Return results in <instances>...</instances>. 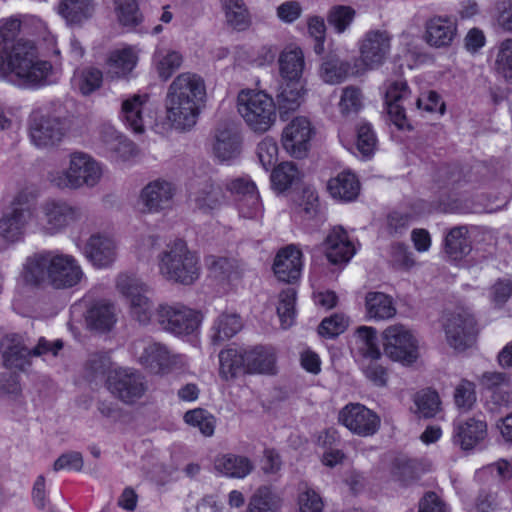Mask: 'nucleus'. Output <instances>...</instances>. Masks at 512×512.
I'll return each mask as SVG.
<instances>
[{
	"label": "nucleus",
	"mask_w": 512,
	"mask_h": 512,
	"mask_svg": "<svg viewBox=\"0 0 512 512\" xmlns=\"http://www.w3.org/2000/svg\"><path fill=\"white\" fill-rule=\"evenodd\" d=\"M35 25L37 32L46 31L45 23L35 17L21 19L11 16L0 19V79L18 87L37 89L53 82L52 64L39 55L36 44L19 38L22 24Z\"/></svg>",
	"instance_id": "obj_1"
},
{
	"label": "nucleus",
	"mask_w": 512,
	"mask_h": 512,
	"mask_svg": "<svg viewBox=\"0 0 512 512\" xmlns=\"http://www.w3.org/2000/svg\"><path fill=\"white\" fill-rule=\"evenodd\" d=\"M206 99L204 79L192 72L177 75L170 83L166 98V118L179 131H187L197 123Z\"/></svg>",
	"instance_id": "obj_2"
},
{
	"label": "nucleus",
	"mask_w": 512,
	"mask_h": 512,
	"mask_svg": "<svg viewBox=\"0 0 512 512\" xmlns=\"http://www.w3.org/2000/svg\"><path fill=\"white\" fill-rule=\"evenodd\" d=\"M220 376L229 380L240 373L274 375L277 372V355L270 346L227 348L219 353Z\"/></svg>",
	"instance_id": "obj_3"
},
{
	"label": "nucleus",
	"mask_w": 512,
	"mask_h": 512,
	"mask_svg": "<svg viewBox=\"0 0 512 512\" xmlns=\"http://www.w3.org/2000/svg\"><path fill=\"white\" fill-rule=\"evenodd\" d=\"M159 274L167 281L193 284L200 276L199 257L178 240L168 244L157 256Z\"/></svg>",
	"instance_id": "obj_4"
},
{
	"label": "nucleus",
	"mask_w": 512,
	"mask_h": 512,
	"mask_svg": "<svg viewBox=\"0 0 512 512\" xmlns=\"http://www.w3.org/2000/svg\"><path fill=\"white\" fill-rule=\"evenodd\" d=\"M103 176V166L92 156L84 152H75L69 156L65 169H52L48 181L58 189H79L95 187Z\"/></svg>",
	"instance_id": "obj_5"
},
{
	"label": "nucleus",
	"mask_w": 512,
	"mask_h": 512,
	"mask_svg": "<svg viewBox=\"0 0 512 512\" xmlns=\"http://www.w3.org/2000/svg\"><path fill=\"white\" fill-rule=\"evenodd\" d=\"M237 110L246 125L255 133L269 131L277 120L275 101L264 91L241 90L237 96Z\"/></svg>",
	"instance_id": "obj_6"
},
{
	"label": "nucleus",
	"mask_w": 512,
	"mask_h": 512,
	"mask_svg": "<svg viewBox=\"0 0 512 512\" xmlns=\"http://www.w3.org/2000/svg\"><path fill=\"white\" fill-rule=\"evenodd\" d=\"M63 344L60 340L53 343L40 338L37 345L31 347L29 338L23 334H7L1 341V353L6 367L25 370L32 364V358L47 353L57 355Z\"/></svg>",
	"instance_id": "obj_7"
},
{
	"label": "nucleus",
	"mask_w": 512,
	"mask_h": 512,
	"mask_svg": "<svg viewBox=\"0 0 512 512\" xmlns=\"http://www.w3.org/2000/svg\"><path fill=\"white\" fill-rule=\"evenodd\" d=\"M86 217L83 207L62 198H47L38 208V223L47 235H56Z\"/></svg>",
	"instance_id": "obj_8"
},
{
	"label": "nucleus",
	"mask_w": 512,
	"mask_h": 512,
	"mask_svg": "<svg viewBox=\"0 0 512 512\" xmlns=\"http://www.w3.org/2000/svg\"><path fill=\"white\" fill-rule=\"evenodd\" d=\"M117 291L129 303L131 317L142 325H147L154 313V304L149 297V286L132 273H120L116 277Z\"/></svg>",
	"instance_id": "obj_9"
},
{
	"label": "nucleus",
	"mask_w": 512,
	"mask_h": 512,
	"mask_svg": "<svg viewBox=\"0 0 512 512\" xmlns=\"http://www.w3.org/2000/svg\"><path fill=\"white\" fill-rule=\"evenodd\" d=\"M382 345L384 354L394 362L409 366L418 359V341L402 324L390 325L382 332Z\"/></svg>",
	"instance_id": "obj_10"
},
{
	"label": "nucleus",
	"mask_w": 512,
	"mask_h": 512,
	"mask_svg": "<svg viewBox=\"0 0 512 512\" xmlns=\"http://www.w3.org/2000/svg\"><path fill=\"white\" fill-rule=\"evenodd\" d=\"M137 362L156 375H166L182 363L181 356L173 354L164 344L137 340L132 345Z\"/></svg>",
	"instance_id": "obj_11"
},
{
	"label": "nucleus",
	"mask_w": 512,
	"mask_h": 512,
	"mask_svg": "<svg viewBox=\"0 0 512 512\" xmlns=\"http://www.w3.org/2000/svg\"><path fill=\"white\" fill-rule=\"evenodd\" d=\"M156 316L165 331L177 336L194 333L202 321L199 312L180 303L160 305Z\"/></svg>",
	"instance_id": "obj_12"
},
{
	"label": "nucleus",
	"mask_w": 512,
	"mask_h": 512,
	"mask_svg": "<svg viewBox=\"0 0 512 512\" xmlns=\"http://www.w3.org/2000/svg\"><path fill=\"white\" fill-rule=\"evenodd\" d=\"M70 312L71 326L83 316L86 327L98 332L111 330L117 322L116 309L106 300H97L90 304L84 300L74 304Z\"/></svg>",
	"instance_id": "obj_13"
},
{
	"label": "nucleus",
	"mask_w": 512,
	"mask_h": 512,
	"mask_svg": "<svg viewBox=\"0 0 512 512\" xmlns=\"http://www.w3.org/2000/svg\"><path fill=\"white\" fill-rule=\"evenodd\" d=\"M107 387L114 396L127 404L136 402L147 391L145 377L140 372L122 367L110 371Z\"/></svg>",
	"instance_id": "obj_14"
},
{
	"label": "nucleus",
	"mask_w": 512,
	"mask_h": 512,
	"mask_svg": "<svg viewBox=\"0 0 512 512\" xmlns=\"http://www.w3.org/2000/svg\"><path fill=\"white\" fill-rule=\"evenodd\" d=\"M444 329L449 345L456 350L470 347L478 333L476 321L466 309L450 313L445 320Z\"/></svg>",
	"instance_id": "obj_15"
},
{
	"label": "nucleus",
	"mask_w": 512,
	"mask_h": 512,
	"mask_svg": "<svg viewBox=\"0 0 512 512\" xmlns=\"http://www.w3.org/2000/svg\"><path fill=\"white\" fill-rule=\"evenodd\" d=\"M176 193L175 183L158 178L141 189L138 202L144 213L156 214L172 208Z\"/></svg>",
	"instance_id": "obj_16"
},
{
	"label": "nucleus",
	"mask_w": 512,
	"mask_h": 512,
	"mask_svg": "<svg viewBox=\"0 0 512 512\" xmlns=\"http://www.w3.org/2000/svg\"><path fill=\"white\" fill-rule=\"evenodd\" d=\"M339 422L350 432L362 437L374 435L380 428V417L360 403H349L339 412Z\"/></svg>",
	"instance_id": "obj_17"
},
{
	"label": "nucleus",
	"mask_w": 512,
	"mask_h": 512,
	"mask_svg": "<svg viewBox=\"0 0 512 512\" xmlns=\"http://www.w3.org/2000/svg\"><path fill=\"white\" fill-rule=\"evenodd\" d=\"M391 39L385 30H370L364 34L359 42V53L366 69H377L386 61L391 50Z\"/></svg>",
	"instance_id": "obj_18"
},
{
	"label": "nucleus",
	"mask_w": 512,
	"mask_h": 512,
	"mask_svg": "<svg viewBox=\"0 0 512 512\" xmlns=\"http://www.w3.org/2000/svg\"><path fill=\"white\" fill-rule=\"evenodd\" d=\"M314 134V127L307 117H294L283 129V148L292 157L302 158L307 154Z\"/></svg>",
	"instance_id": "obj_19"
},
{
	"label": "nucleus",
	"mask_w": 512,
	"mask_h": 512,
	"mask_svg": "<svg viewBox=\"0 0 512 512\" xmlns=\"http://www.w3.org/2000/svg\"><path fill=\"white\" fill-rule=\"evenodd\" d=\"M29 135L37 147H50L59 143L64 135L57 118L51 117L43 109H35L29 118Z\"/></svg>",
	"instance_id": "obj_20"
},
{
	"label": "nucleus",
	"mask_w": 512,
	"mask_h": 512,
	"mask_svg": "<svg viewBox=\"0 0 512 512\" xmlns=\"http://www.w3.org/2000/svg\"><path fill=\"white\" fill-rule=\"evenodd\" d=\"M48 261H50L48 281L55 288L73 287L84 275L77 260L71 255L51 251Z\"/></svg>",
	"instance_id": "obj_21"
},
{
	"label": "nucleus",
	"mask_w": 512,
	"mask_h": 512,
	"mask_svg": "<svg viewBox=\"0 0 512 512\" xmlns=\"http://www.w3.org/2000/svg\"><path fill=\"white\" fill-rule=\"evenodd\" d=\"M149 96L130 95L122 101L120 118L134 133L142 134L150 122Z\"/></svg>",
	"instance_id": "obj_22"
},
{
	"label": "nucleus",
	"mask_w": 512,
	"mask_h": 512,
	"mask_svg": "<svg viewBox=\"0 0 512 512\" xmlns=\"http://www.w3.org/2000/svg\"><path fill=\"white\" fill-rule=\"evenodd\" d=\"M224 186L225 184L212 178L200 182L191 195L195 209L202 213H211L219 209L226 202Z\"/></svg>",
	"instance_id": "obj_23"
},
{
	"label": "nucleus",
	"mask_w": 512,
	"mask_h": 512,
	"mask_svg": "<svg viewBox=\"0 0 512 512\" xmlns=\"http://www.w3.org/2000/svg\"><path fill=\"white\" fill-rule=\"evenodd\" d=\"M302 266L301 250L296 245L290 244L276 254L273 271L278 280L291 283L300 277Z\"/></svg>",
	"instance_id": "obj_24"
},
{
	"label": "nucleus",
	"mask_w": 512,
	"mask_h": 512,
	"mask_svg": "<svg viewBox=\"0 0 512 512\" xmlns=\"http://www.w3.org/2000/svg\"><path fill=\"white\" fill-rule=\"evenodd\" d=\"M410 90L404 80H388L385 90V104L391 121L403 128L406 122L404 102L408 99Z\"/></svg>",
	"instance_id": "obj_25"
},
{
	"label": "nucleus",
	"mask_w": 512,
	"mask_h": 512,
	"mask_svg": "<svg viewBox=\"0 0 512 512\" xmlns=\"http://www.w3.org/2000/svg\"><path fill=\"white\" fill-rule=\"evenodd\" d=\"M84 252L94 266L108 267L117 258V243L108 235L93 234L88 239Z\"/></svg>",
	"instance_id": "obj_26"
},
{
	"label": "nucleus",
	"mask_w": 512,
	"mask_h": 512,
	"mask_svg": "<svg viewBox=\"0 0 512 512\" xmlns=\"http://www.w3.org/2000/svg\"><path fill=\"white\" fill-rule=\"evenodd\" d=\"M487 436V425L475 418L459 419L454 422L453 442L463 450H471Z\"/></svg>",
	"instance_id": "obj_27"
},
{
	"label": "nucleus",
	"mask_w": 512,
	"mask_h": 512,
	"mask_svg": "<svg viewBox=\"0 0 512 512\" xmlns=\"http://www.w3.org/2000/svg\"><path fill=\"white\" fill-rule=\"evenodd\" d=\"M425 39L434 47H447L457 34L456 19L446 15L431 17L425 25Z\"/></svg>",
	"instance_id": "obj_28"
},
{
	"label": "nucleus",
	"mask_w": 512,
	"mask_h": 512,
	"mask_svg": "<svg viewBox=\"0 0 512 512\" xmlns=\"http://www.w3.org/2000/svg\"><path fill=\"white\" fill-rule=\"evenodd\" d=\"M33 212L27 207H12L0 218V237L7 242L19 241L32 219Z\"/></svg>",
	"instance_id": "obj_29"
},
{
	"label": "nucleus",
	"mask_w": 512,
	"mask_h": 512,
	"mask_svg": "<svg viewBox=\"0 0 512 512\" xmlns=\"http://www.w3.org/2000/svg\"><path fill=\"white\" fill-rule=\"evenodd\" d=\"M283 81L276 94V109H278L282 119L298 110L307 94L306 81Z\"/></svg>",
	"instance_id": "obj_30"
},
{
	"label": "nucleus",
	"mask_w": 512,
	"mask_h": 512,
	"mask_svg": "<svg viewBox=\"0 0 512 512\" xmlns=\"http://www.w3.org/2000/svg\"><path fill=\"white\" fill-rule=\"evenodd\" d=\"M279 74L283 80L305 81L303 74L306 61L303 49L296 44H289L280 52L278 58Z\"/></svg>",
	"instance_id": "obj_31"
},
{
	"label": "nucleus",
	"mask_w": 512,
	"mask_h": 512,
	"mask_svg": "<svg viewBox=\"0 0 512 512\" xmlns=\"http://www.w3.org/2000/svg\"><path fill=\"white\" fill-rule=\"evenodd\" d=\"M356 253L354 244L342 227H334L325 241V254L332 264L347 263Z\"/></svg>",
	"instance_id": "obj_32"
},
{
	"label": "nucleus",
	"mask_w": 512,
	"mask_h": 512,
	"mask_svg": "<svg viewBox=\"0 0 512 512\" xmlns=\"http://www.w3.org/2000/svg\"><path fill=\"white\" fill-rule=\"evenodd\" d=\"M212 152L220 163L228 164L239 156L240 138L234 127L223 125L217 129Z\"/></svg>",
	"instance_id": "obj_33"
},
{
	"label": "nucleus",
	"mask_w": 512,
	"mask_h": 512,
	"mask_svg": "<svg viewBox=\"0 0 512 512\" xmlns=\"http://www.w3.org/2000/svg\"><path fill=\"white\" fill-rule=\"evenodd\" d=\"M139 51L134 46H123L112 50L107 58L106 64L108 74L113 77L127 76L137 65Z\"/></svg>",
	"instance_id": "obj_34"
},
{
	"label": "nucleus",
	"mask_w": 512,
	"mask_h": 512,
	"mask_svg": "<svg viewBox=\"0 0 512 512\" xmlns=\"http://www.w3.org/2000/svg\"><path fill=\"white\" fill-rule=\"evenodd\" d=\"M184 61L181 52L166 46H158L152 55V66L162 81H167L178 71Z\"/></svg>",
	"instance_id": "obj_35"
},
{
	"label": "nucleus",
	"mask_w": 512,
	"mask_h": 512,
	"mask_svg": "<svg viewBox=\"0 0 512 512\" xmlns=\"http://www.w3.org/2000/svg\"><path fill=\"white\" fill-rule=\"evenodd\" d=\"M58 14L70 26H80L91 19L95 12L93 0H60Z\"/></svg>",
	"instance_id": "obj_36"
},
{
	"label": "nucleus",
	"mask_w": 512,
	"mask_h": 512,
	"mask_svg": "<svg viewBox=\"0 0 512 512\" xmlns=\"http://www.w3.org/2000/svg\"><path fill=\"white\" fill-rule=\"evenodd\" d=\"M365 312L369 320L382 321L393 318L397 309L391 296L371 291L365 296Z\"/></svg>",
	"instance_id": "obj_37"
},
{
	"label": "nucleus",
	"mask_w": 512,
	"mask_h": 512,
	"mask_svg": "<svg viewBox=\"0 0 512 512\" xmlns=\"http://www.w3.org/2000/svg\"><path fill=\"white\" fill-rule=\"evenodd\" d=\"M327 187L333 198L342 201H352L360 192L359 180L349 171H343L331 178Z\"/></svg>",
	"instance_id": "obj_38"
},
{
	"label": "nucleus",
	"mask_w": 512,
	"mask_h": 512,
	"mask_svg": "<svg viewBox=\"0 0 512 512\" xmlns=\"http://www.w3.org/2000/svg\"><path fill=\"white\" fill-rule=\"evenodd\" d=\"M243 327L239 315L234 313H223L213 322L210 330V339L214 345H220L223 342L234 337Z\"/></svg>",
	"instance_id": "obj_39"
},
{
	"label": "nucleus",
	"mask_w": 512,
	"mask_h": 512,
	"mask_svg": "<svg viewBox=\"0 0 512 512\" xmlns=\"http://www.w3.org/2000/svg\"><path fill=\"white\" fill-rule=\"evenodd\" d=\"M214 468L223 476L242 479L251 473L253 465L246 457L225 454L215 459Z\"/></svg>",
	"instance_id": "obj_40"
},
{
	"label": "nucleus",
	"mask_w": 512,
	"mask_h": 512,
	"mask_svg": "<svg viewBox=\"0 0 512 512\" xmlns=\"http://www.w3.org/2000/svg\"><path fill=\"white\" fill-rule=\"evenodd\" d=\"M51 251L36 253L26 258L23 264L22 278L26 283L38 285L48 280Z\"/></svg>",
	"instance_id": "obj_41"
},
{
	"label": "nucleus",
	"mask_w": 512,
	"mask_h": 512,
	"mask_svg": "<svg viewBox=\"0 0 512 512\" xmlns=\"http://www.w3.org/2000/svg\"><path fill=\"white\" fill-rule=\"evenodd\" d=\"M226 24L234 30L245 31L251 25V16L244 0H220Z\"/></svg>",
	"instance_id": "obj_42"
},
{
	"label": "nucleus",
	"mask_w": 512,
	"mask_h": 512,
	"mask_svg": "<svg viewBox=\"0 0 512 512\" xmlns=\"http://www.w3.org/2000/svg\"><path fill=\"white\" fill-rule=\"evenodd\" d=\"M355 350L366 360L375 361L381 357L377 331L373 327L361 326L355 333Z\"/></svg>",
	"instance_id": "obj_43"
},
{
	"label": "nucleus",
	"mask_w": 512,
	"mask_h": 512,
	"mask_svg": "<svg viewBox=\"0 0 512 512\" xmlns=\"http://www.w3.org/2000/svg\"><path fill=\"white\" fill-rule=\"evenodd\" d=\"M350 64L336 55H327L322 59L319 77L327 84H339L348 77Z\"/></svg>",
	"instance_id": "obj_44"
},
{
	"label": "nucleus",
	"mask_w": 512,
	"mask_h": 512,
	"mask_svg": "<svg viewBox=\"0 0 512 512\" xmlns=\"http://www.w3.org/2000/svg\"><path fill=\"white\" fill-rule=\"evenodd\" d=\"M282 500L270 487L261 486L250 497L246 512H278Z\"/></svg>",
	"instance_id": "obj_45"
},
{
	"label": "nucleus",
	"mask_w": 512,
	"mask_h": 512,
	"mask_svg": "<svg viewBox=\"0 0 512 512\" xmlns=\"http://www.w3.org/2000/svg\"><path fill=\"white\" fill-rule=\"evenodd\" d=\"M471 250L466 226L452 228L445 237V252L450 258L457 260L467 255Z\"/></svg>",
	"instance_id": "obj_46"
},
{
	"label": "nucleus",
	"mask_w": 512,
	"mask_h": 512,
	"mask_svg": "<svg viewBox=\"0 0 512 512\" xmlns=\"http://www.w3.org/2000/svg\"><path fill=\"white\" fill-rule=\"evenodd\" d=\"M73 85L83 95H90L102 85L103 73L95 67H84L74 73Z\"/></svg>",
	"instance_id": "obj_47"
},
{
	"label": "nucleus",
	"mask_w": 512,
	"mask_h": 512,
	"mask_svg": "<svg viewBox=\"0 0 512 512\" xmlns=\"http://www.w3.org/2000/svg\"><path fill=\"white\" fill-rule=\"evenodd\" d=\"M114 11L119 23L125 27L134 28L142 22L137 0H113Z\"/></svg>",
	"instance_id": "obj_48"
},
{
	"label": "nucleus",
	"mask_w": 512,
	"mask_h": 512,
	"mask_svg": "<svg viewBox=\"0 0 512 512\" xmlns=\"http://www.w3.org/2000/svg\"><path fill=\"white\" fill-rule=\"evenodd\" d=\"M300 174L296 165L292 162H283L279 164L271 173L270 179L272 187L280 192L287 190L296 181Z\"/></svg>",
	"instance_id": "obj_49"
},
{
	"label": "nucleus",
	"mask_w": 512,
	"mask_h": 512,
	"mask_svg": "<svg viewBox=\"0 0 512 512\" xmlns=\"http://www.w3.org/2000/svg\"><path fill=\"white\" fill-rule=\"evenodd\" d=\"M377 142L374 129L369 123L363 122L357 126L356 150L363 159H370L374 155Z\"/></svg>",
	"instance_id": "obj_50"
},
{
	"label": "nucleus",
	"mask_w": 512,
	"mask_h": 512,
	"mask_svg": "<svg viewBox=\"0 0 512 512\" xmlns=\"http://www.w3.org/2000/svg\"><path fill=\"white\" fill-rule=\"evenodd\" d=\"M184 421L191 427L197 428L206 437L214 434L216 419L205 409L196 408L184 414Z\"/></svg>",
	"instance_id": "obj_51"
},
{
	"label": "nucleus",
	"mask_w": 512,
	"mask_h": 512,
	"mask_svg": "<svg viewBox=\"0 0 512 512\" xmlns=\"http://www.w3.org/2000/svg\"><path fill=\"white\" fill-rule=\"evenodd\" d=\"M494 69L506 81L512 82V38H507L497 46Z\"/></svg>",
	"instance_id": "obj_52"
},
{
	"label": "nucleus",
	"mask_w": 512,
	"mask_h": 512,
	"mask_svg": "<svg viewBox=\"0 0 512 512\" xmlns=\"http://www.w3.org/2000/svg\"><path fill=\"white\" fill-rule=\"evenodd\" d=\"M296 292L293 288L283 290L278 297L277 314L283 328L290 327L295 318Z\"/></svg>",
	"instance_id": "obj_53"
},
{
	"label": "nucleus",
	"mask_w": 512,
	"mask_h": 512,
	"mask_svg": "<svg viewBox=\"0 0 512 512\" xmlns=\"http://www.w3.org/2000/svg\"><path fill=\"white\" fill-rule=\"evenodd\" d=\"M205 263L215 278L230 280L236 274L237 265L233 259L210 255L205 258Z\"/></svg>",
	"instance_id": "obj_54"
},
{
	"label": "nucleus",
	"mask_w": 512,
	"mask_h": 512,
	"mask_svg": "<svg viewBox=\"0 0 512 512\" xmlns=\"http://www.w3.org/2000/svg\"><path fill=\"white\" fill-rule=\"evenodd\" d=\"M297 504L299 512H323L324 509L320 494L306 484L299 488Z\"/></svg>",
	"instance_id": "obj_55"
},
{
	"label": "nucleus",
	"mask_w": 512,
	"mask_h": 512,
	"mask_svg": "<svg viewBox=\"0 0 512 512\" xmlns=\"http://www.w3.org/2000/svg\"><path fill=\"white\" fill-rule=\"evenodd\" d=\"M355 10L350 6L338 5L330 9L327 20L337 33H343L353 22Z\"/></svg>",
	"instance_id": "obj_56"
},
{
	"label": "nucleus",
	"mask_w": 512,
	"mask_h": 512,
	"mask_svg": "<svg viewBox=\"0 0 512 512\" xmlns=\"http://www.w3.org/2000/svg\"><path fill=\"white\" fill-rule=\"evenodd\" d=\"M339 110L343 115L357 113L362 108V93L355 86H347L342 90Z\"/></svg>",
	"instance_id": "obj_57"
},
{
	"label": "nucleus",
	"mask_w": 512,
	"mask_h": 512,
	"mask_svg": "<svg viewBox=\"0 0 512 512\" xmlns=\"http://www.w3.org/2000/svg\"><path fill=\"white\" fill-rule=\"evenodd\" d=\"M493 20L500 30L512 33V0H495Z\"/></svg>",
	"instance_id": "obj_58"
},
{
	"label": "nucleus",
	"mask_w": 512,
	"mask_h": 512,
	"mask_svg": "<svg viewBox=\"0 0 512 512\" xmlns=\"http://www.w3.org/2000/svg\"><path fill=\"white\" fill-rule=\"evenodd\" d=\"M238 211L242 218L259 220L262 218L264 209L259 193L238 199Z\"/></svg>",
	"instance_id": "obj_59"
},
{
	"label": "nucleus",
	"mask_w": 512,
	"mask_h": 512,
	"mask_svg": "<svg viewBox=\"0 0 512 512\" xmlns=\"http://www.w3.org/2000/svg\"><path fill=\"white\" fill-rule=\"evenodd\" d=\"M257 156L262 167L268 171L278 160V145L271 137L264 138L257 146Z\"/></svg>",
	"instance_id": "obj_60"
},
{
	"label": "nucleus",
	"mask_w": 512,
	"mask_h": 512,
	"mask_svg": "<svg viewBox=\"0 0 512 512\" xmlns=\"http://www.w3.org/2000/svg\"><path fill=\"white\" fill-rule=\"evenodd\" d=\"M415 404L419 414L425 418H429L433 417L438 412L440 400L437 392L426 390L417 394Z\"/></svg>",
	"instance_id": "obj_61"
},
{
	"label": "nucleus",
	"mask_w": 512,
	"mask_h": 512,
	"mask_svg": "<svg viewBox=\"0 0 512 512\" xmlns=\"http://www.w3.org/2000/svg\"><path fill=\"white\" fill-rule=\"evenodd\" d=\"M275 14L281 23L291 25L301 18L303 6L299 1L286 0L276 7Z\"/></svg>",
	"instance_id": "obj_62"
},
{
	"label": "nucleus",
	"mask_w": 512,
	"mask_h": 512,
	"mask_svg": "<svg viewBox=\"0 0 512 512\" xmlns=\"http://www.w3.org/2000/svg\"><path fill=\"white\" fill-rule=\"evenodd\" d=\"M349 320L343 314H334L322 320L318 332L321 336L333 338L343 333L348 327Z\"/></svg>",
	"instance_id": "obj_63"
},
{
	"label": "nucleus",
	"mask_w": 512,
	"mask_h": 512,
	"mask_svg": "<svg viewBox=\"0 0 512 512\" xmlns=\"http://www.w3.org/2000/svg\"><path fill=\"white\" fill-rule=\"evenodd\" d=\"M104 141L108 149L114 152L118 158L126 159L133 152V144L121 134L116 133L113 129H110Z\"/></svg>",
	"instance_id": "obj_64"
}]
</instances>
